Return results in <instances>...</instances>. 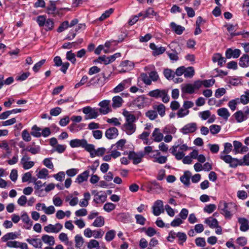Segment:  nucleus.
Wrapping results in <instances>:
<instances>
[{"label": "nucleus", "instance_id": "obj_11", "mask_svg": "<svg viewBox=\"0 0 249 249\" xmlns=\"http://www.w3.org/2000/svg\"><path fill=\"white\" fill-rule=\"evenodd\" d=\"M30 157L25 154L21 159L20 163L23 166V168L25 170L31 168L35 165V163L32 161H29Z\"/></svg>", "mask_w": 249, "mask_h": 249}, {"label": "nucleus", "instance_id": "obj_24", "mask_svg": "<svg viewBox=\"0 0 249 249\" xmlns=\"http://www.w3.org/2000/svg\"><path fill=\"white\" fill-rule=\"evenodd\" d=\"M239 66L242 68H246L249 66V55L244 54L240 58Z\"/></svg>", "mask_w": 249, "mask_h": 249}, {"label": "nucleus", "instance_id": "obj_48", "mask_svg": "<svg viewBox=\"0 0 249 249\" xmlns=\"http://www.w3.org/2000/svg\"><path fill=\"white\" fill-rule=\"evenodd\" d=\"M164 76L168 80L173 79L175 76V72L174 71L170 69H165L163 71Z\"/></svg>", "mask_w": 249, "mask_h": 249}, {"label": "nucleus", "instance_id": "obj_60", "mask_svg": "<svg viewBox=\"0 0 249 249\" xmlns=\"http://www.w3.org/2000/svg\"><path fill=\"white\" fill-rule=\"evenodd\" d=\"M216 208L215 204H210L206 206L204 208V211L209 213H212Z\"/></svg>", "mask_w": 249, "mask_h": 249}, {"label": "nucleus", "instance_id": "obj_12", "mask_svg": "<svg viewBox=\"0 0 249 249\" xmlns=\"http://www.w3.org/2000/svg\"><path fill=\"white\" fill-rule=\"evenodd\" d=\"M63 228V226L59 223H56L55 225L49 224L45 226L44 229L47 232H58Z\"/></svg>", "mask_w": 249, "mask_h": 249}, {"label": "nucleus", "instance_id": "obj_7", "mask_svg": "<svg viewBox=\"0 0 249 249\" xmlns=\"http://www.w3.org/2000/svg\"><path fill=\"white\" fill-rule=\"evenodd\" d=\"M103 76L101 77L99 75L91 78L90 80L88 82L87 87H89L91 85H98L100 86H103L105 83V75L103 74Z\"/></svg>", "mask_w": 249, "mask_h": 249}, {"label": "nucleus", "instance_id": "obj_34", "mask_svg": "<svg viewBox=\"0 0 249 249\" xmlns=\"http://www.w3.org/2000/svg\"><path fill=\"white\" fill-rule=\"evenodd\" d=\"M122 98L119 96H116L112 98V106L113 108H117L121 107L123 103Z\"/></svg>", "mask_w": 249, "mask_h": 249}, {"label": "nucleus", "instance_id": "obj_32", "mask_svg": "<svg viewBox=\"0 0 249 249\" xmlns=\"http://www.w3.org/2000/svg\"><path fill=\"white\" fill-rule=\"evenodd\" d=\"M86 125L84 124H77L76 123H72L69 127L70 131L72 132H76L81 130L83 127Z\"/></svg>", "mask_w": 249, "mask_h": 249}, {"label": "nucleus", "instance_id": "obj_28", "mask_svg": "<svg viewBox=\"0 0 249 249\" xmlns=\"http://www.w3.org/2000/svg\"><path fill=\"white\" fill-rule=\"evenodd\" d=\"M170 27L172 28V30H173L177 34L179 35L182 34L185 30L184 27L180 25H177L174 22L170 23Z\"/></svg>", "mask_w": 249, "mask_h": 249}, {"label": "nucleus", "instance_id": "obj_27", "mask_svg": "<svg viewBox=\"0 0 249 249\" xmlns=\"http://www.w3.org/2000/svg\"><path fill=\"white\" fill-rule=\"evenodd\" d=\"M217 114L223 118L224 120L227 121L230 116V113H229L227 108L225 107H222L218 109L217 110Z\"/></svg>", "mask_w": 249, "mask_h": 249}, {"label": "nucleus", "instance_id": "obj_25", "mask_svg": "<svg viewBox=\"0 0 249 249\" xmlns=\"http://www.w3.org/2000/svg\"><path fill=\"white\" fill-rule=\"evenodd\" d=\"M21 218L23 222L27 225L26 226H24V227L27 230H30L32 226L33 222L31 221V219L27 213H24L21 215Z\"/></svg>", "mask_w": 249, "mask_h": 249}, {"label": "nucleus", "instance_id": "obj_18", "mask_svg": "<svg viewBox=\"0 0 249 249\" xmlns=\"http://www.w3.org/2000/svg\"><path fill=\"white\" fill-rule=\"evenodd\" d=\"M86 143V140L83 139H73L70 142V145L72 148H75L84 146V144Z\"/></svg>", "mask_w": 249, "mask_h": 249}, {"label": "nucleus", "instance_id": "obj_17", "mask_svg": "<svg viewBox=\"0 0 249 249\" xmlns=\"http://www.w3.org/2000/svg\"><path fill=\"white\" fill-rule=\"evenodd\" d=\"M238 221L240 224V231H246L249 230V222L246 218L239 217L238 219Z\"/></svg>", "mask_w": 249, "mask_h": 249}, {"label": "nucleus", "instance_id": "obj_26", "mask_svg": "<svg viewBox=\"0 0 249 249\" xmlns=\"http://www.w3.org/2000/svg\"><path fill=\"white\" fill-rule=\"evenodd\" d=\"M26 151L30 152L33 155H36V154H38L40 151V146L38 145H37L35 147H31L28 146L25 148H24L22 149L21 151V153L23 154L24 151Z\"/></svg>", "mask_w": 249, "mask_h": 249}, {"label": "nucleus", "instance_id": "obj_55", "mask_svg": "<svg viewBox=\"0 0 249 249\" xmlns=\"http://www.w3.org/2000/svg\"><path fill=\"white\" fill-rule=\"evenodd\" d=\"M233 152L235 154H238L239 153V151L240 150V149L242 147V143L237 141H234L233 142Z\"/></svg>", "mask_w": 249, "mask_h": 249}, {"label": "nucleus", "instance_id": "obj_57", "mask_svg": "<svg viewBox=\"0 0 249 249\" xmlns=\"http://www.w3.org/2000/svg\"><path fill=\"white\" fill-rule=\"evenodd\" d=\"M145 115L151 120L155 119L158 117L157 112L155 110H152L147 111L145 113Z\"/></svg>", "mask_w": 249, "mask_h": 249}, {"label": "nucleus", "instance_id": "obj_37", "mask_svg": "<svg viewBox=\"0 0 249 249\" xmlns=\"http://www.w3.org/2000/svg\"><path fill=\"white\" fill-rule=\"evenodd\" d=\"M18 237L17 234L15 232H9L1 237V241L3 242H8L9 240H14Z\"/></svg>", "mask_w": 249, "mask_h": 249}, {"label": "nucleus", "instance_id": "obj_10", "mask_svg": "<svg viewBox=\"0 0 249 249\" xmlns=\"http://www.w3.org/2000/svg\"><path fill=\"white\" fill-rule=\"evenodd\" d=\"M152 208L153 214L155 216H159L161 213L164 212L162 201L160 200L156 201Z\"/></svg>", "mask_w": 249, "mask_h": 249}, {"label": "nucleus", "instance_id": "obj_8", "mask_svg": "<svg viewBox=\"0 0 249 249\" xmlns=\"http://www.w3.org/2000/svg\"><path fill=\"white\" fill-rule=\"evenodd\" d=\"M144 154L142 152L136 153L134 151H130L128 154V158L133 160L134 164H137L142 161V159Z\"/></svg>", "mask_w": 249, "mask_h": 249}, {"label": "nucleus", "instance_id": "obj_46", "mask_svg": "<svg viewBox=\"0 0 249 249\" xmlns=\"http://www.w3.org/2000/svg\"><path fill=\"white\" fill-rule=\"evenodd\" d=\"M232 148V144L229 142H226L224 144V150L221 152L220 156L227 155L231 151Z\"/></svg>", "mask_w": 249, "mask_h": 249}, {"label": "nucleus", "instance_id": "obj_9", "mask_svg": "<svg viewBox=\"0 0 249 249\" xmlns=\"http://www.w3.org/2000/svg\"><path fill=\"white\" fill-rule=\"evenodd\" d=\"M197 129V124L196 123H191L185 125L181 129L180 132L183 134L194 133Z\"/></svg>", "mask_w": 249, "mask_h": 249}, {"label": "nucleus", "instance_id": "obj_59", "mask_svg": "<svg viewBox=\"0 0 249 249\" xmlns=\"http://www.w3.org/2000/svg\"><path fill=\"white\" fill-rule=\"evenodd\" d=\"M114 9L112 8H110L109 9L107 10L105 13H104L99 18V20L100 21L104 20L106 19L113 13Z\"/></svg>", "mask_w": 249, "mask_h": 249}, {"label": "nucleus", "instance_id": "obj_33", "mask_svg": "<svg viewBox=\"0 0 249 249\" xmlns=\"http://www.w3.org/2000/svg\"><path fill=\"white\" fill-rule=\"evenodd\" d=\"M205 223L208 225L211 228L217 227L218 224L217 219L212 217L206 218L205 220Z\"/></svg>", "mask_w": 249, "mask_h": 249}, {"label": "nucleus", "instance_id": "obj_2", "mask_svg": "<svg viewBox=\"0 0 249 249\" xmlns=\"http://www.w3.org/2000/svg\"><path fill=\"white\" fill-rule=\"evenodd\" d=\"M136 120V118L129 117V118L125 121V123L122 125V130L128 135H132L136 130V125L135 124Z\"/></svg>", "mask_w": 249, "mask_h": 249}, {"label": "nucleus", "instance_id": "obj_38", "mask_svg": "<svg viewBox=\"0 0 249 249\" xmlns=\"http://www.w3.org/2000/svg\"><path fill=\"white\" fill-rule=\"evenodd\" d=\"M41 239L43 242L50 246H52L54 244V238L52 236L44 234L42 236Z\"/></svg>", "mask_w": 249, "mask_h": 249}, {"label": "nucleus", "instance_id": "obj_44", "mask_svg": "<svg viewBox=\"0 0 249 249\" xmlns=\"http://www.w3.org/2000/svg\"><path fill=\"white\" fill-rule=\"evenodd\" d=\"M116 231L114 230H111L108 231L105 235V239L107 242H110L115 237Z\"/></svg>", "mask_w": 249, "mask_h": 249}, {"label": "nucleus", "instance_id": "obj_3", "mask_svg": "<svg viewBox=\"0 0 249 249\" xmlns=\"http://www.w3.org/2000/svg\"><path fill=\"white\" fill-rule=\"evenodd\" d=\"M36 22L40 27L44 26L46 31H51L54 28V23L52 18L46 19L45 16H39L36 18Z\"/></svg>", "mask_w": 249, "mask_h": 249}, {"label": "nucleus", "instance_id": "obj_31", "mask_svg": "<svg viewBox=\"0 0 249 249\" xmlns=\"http://www.w3.org/2000/svg\"><path fill=\"white\" fill-rule=\"evenodd\" d=\"M56 1L50 0L49 5H48L46 8L47 13L48 14H54L55 11L56 10Z\"/></svg>", "mask_w": 249, "mask_h": 249}, {"label": "nucleus", "instance_id": "obj_64", "mask_svg": "<svg viewBox=\"0 0 249 249\" xmlns=\"http://www.w3.org/2000/svg\"><path fill=\"white\" fill-rule=\"evenodd\" d=\"M69 27V23L68 21L63 22L58 28L57 31L61 33Z\"/></svg>", "mask_w": 249, "mask_h": 249}, {"label": "nucleus", "instance_id": "obj_50", "mask_svg": "<svg viewBox=\"0 0 249 249\" xmlns=\"http://www.w3.org/2000/svg\"><path fill=\"white\" fill-rule=\"evenodd\" d=\"M178 239V244L182 245L183 243L186 241L187 236L184 232H178L177 233V236Z\"/></svg>", "mask_w": 249, "mask_h": 249}, {"label": "nucleus", "instance_id": "obj_58", "mask_svg": "<svg viewBox=\"0 0 249 249\" xmlns=\"http://www.w3.org/2000/svg\"><path fill=\"white\" fill-rule=\"evenodd\" d=\"M45 59H42L39 62L36 63L33 68V70L34 72H37L39 71L42 66L45 63Z\"/></svg>", "mask_w": 249, "mask_h": 249}, {"label": "nucleus", "instance_id": "obj_36", "mask_svg": "<svg viewBox=\"0 0 249 249\" xmlns=\"http://www.w3.org/2000/svg\"><path fill=\"white\" fill-rule=\"evenodd\" d=\"M27 242L29 244L32 245L36 248H41L42 246V243L39 239H27Z\"/></svg>", "mask_w": 249, "mask_h": 249}, {"label": "nucleus", "instance_id": "obj_5", "mask_svg": "<svg viewBox=\"0 0 249 249\" xmlns=\"http://www.w3.org/2000/svg\"><path fill=\"white\" fill-rule=\"evenodd\" d=\"M82 111L84 114L88 115L85 117L86 120L95 119L99 115L98 109L91 108L89 106L83 107Z\"/></svg>", "mask_w": 249, "mask_h": 249}, {"label": "nucleus", "instance_id": "obj_54", "mask_svg": "<svg viewBox=\"0 0 249 249\" xmlns=\"http://www.w3.org/2000/svg\"><path fill=\"white\" fill-rule=\"evenodd\" d=\"M94 145L92 144H89L86 140V143L84 144V146L83 148H85V150L89 152L90 153V156L91 157V153H93L94 152Z\"/></svg>", "mask_w": 249, "mask_h": 249}, {"label": "nucleus", "instance_id": "obj_23", "mask_svg": "<svg viewBox=\"0 0 249 249\" xmlns=\"http://www.w3.org/2000/svg\"><path fill=\"white\" fill-rule=\"evenodd\" d=\"M145 99L144 95L139 96L133 101V104L138 107L139 108L144 107L145 104Z\"/></svg>", "mask_w": 249, "mask_h": 249}, {"label": "nucleus", "instance_id": "obj_40", "mask_svg": "<svg viewBox=\"0 0 249 249\" xmlns=\"http://www.w3.org/2000/svg\"><path fill=\"white\" fill-rule=\"evenodd\" d=\"M105 224L104 218L102 216H97L92 223V226L95 227H101Z\"/></svg>", "mask_w": 249, "mask_h": 249}, {"label": "nucleus", "instance_id": "obj_63", "mask_svg": "<svg viewBox=\"0 0 249 249\" xmlns=\"http://www.w3.org/2000/svg\"><path fill=\"white\" fill-rule=\"evenodd\" d=\"M115 205L112 203H107L104 206V209L105 211L109 213L114 210L115 208Z\"/></svg>", "mask_w": 249, "mask_h": 249}, {"label": "nucleus", "instance_id": "obj_29", "mask_svg": "<svg viewBox=\"0 0 249 249\" xmlns=\"http://www.w3.org/2000/svg\"><path fill=\"white\" fill-rule=\"evenodd\" d=\"M107 196L100 193H96L94 196L93 201L96 203H103L106 200Z\"/></svg>", "mask_w": 249, "mask_h": 249}, {"label": "nucleus", "instance_id": "obj_21", "mask_svg": "<svg viewBox=\"0 0 249 249\" xmlns=\"http://www.w3.org/2000/svg\"><path fill=\"white\" fill-rule=\"evenodd\" d=\"M86 27V25L85 24H79L76 27L75 29L74 30H71L70 31V33L72 34V37H71V36H70L69 35H67V36L66 37L65 39L71 40L73 39L76 36V33L78 32L80 29H85Z\"/></svg>", "mask_w": 249, "mask_h": 249}, {"label": "nucleus", "instance_id": "obj_56", "mask_svg": "<svg viewBox=\"0 0 249 249\" xmlns=\"http://www.w3.org/2000/svg\"><path fill=\"white\" fill-rule=\"evenodd\" d=\"M48 170L46 168H43L40 170L37 174L36 176L38 178H45L48 175Z\"/></svg>", "mask_w": 249, "mask_h": 249}, {"label": "nucleus", "instance_id": "obj_39", "mask_svg": "<svg viewBox=\"0 0 249 249\" xmlns=\"http://www.w3.org/2000/svg\"><path fill=\"white\" fill-rule=\"evenodd\" d=\"M41 129L38 127L36 125H34L32 127V131L31 134L36 138H39L41 136Z\"/></svg>", "mask_w": 249, "mask_h": 249}, {"label": "nucleus", "instance_id": "obj_61", "mask_svg": "<svg viewBox=\"0 0 249 249\" xmlns=\"http://www.w3.org/2000/svg\"><path fill=\"white\" fill-rule=\"evenodd\" d=\"M120 66L123 67H127V69H131L134 68L133 62L129 60H124L121 63Z\"/></svg>", "mask_w": 249, "mask_h": 249}, {"label": "nucleus", "instance_id": "obj_19", "mask_svg": "<svg viewBox=\"0 0 249 249\" xmlns=\"http://www.w3.org/2000/svg\"><path fill=\"white\" fill-rule=\"evenodd\" d=\"M213 61L214 63L217 62L218 66L222 67L224 63L226 62V59L222 57L220 53H217L213 54L212 58Z\"/></svg>", "mask_w": 249, "mask_h": 249}, {"label": "nucleus", "instance_id": "obj_15", "mask_svg": "<svg viewBox=\"0 0 249 249\" xmlns=\"http://www.w3.org/2000/svg\"><path fill=\"white\" fill-rule=\"evenodd\" d=\"M118 135V130L115 127H111L107 129L105 132L106 137L109 140L116 138Z\"/></svg>", "mask_w": 249, "mask_h": 249}, {"label": "nucleus", "instance_id": "obj_47", "mask_svg": "<svg viewBox=\"0 0 249 249\" xmlns=\"http://www.w3.org/2000/svg\"><path fill=\"white\" fill-rule=\"evenodd\" d=\"M240 103L239 98L231 100L228 103V106L232 111H234L236 108V106Z\"/></svg>", "mask_w": 249, "mask_h": 249}, {"label": "nucleus", "instance_id": "obj_4", "mask_svg": "<svg viewBox=\"0 0 249 249\" xmlns=\"http://www.w3.org/2000/svg\"><path fill=\"white\" fill-rule=\"evenodd\" d=\"M220 158L226 163L229 164L230 167L231 168H236L238 165H246V162L243 159L242 160H238V159L232 158L229 155H222L220 156Z\"/></svg>", "mask_w": 249, "mask_h": 249}, {"label": "nucleus", "instance_id": "obj_1", "mask_svg": "<svg viewBox=\"0 0 249 249\" xmlns=\"http://www.w3.org/2000/svg\"><path fill=\"white\" fill-rule=\"evenodd\" d=\"M218 209L226 219H230L233 213L236 211L237 206L232 202L227 203L224 201H220L218 205Z\"/></svg>", "mask_w": 249, "mask_h": 249}, {"label": "nucleus", "instance_id": "obj_42", "mask_svg": "<svg viewBox=\"0 0 249 249\" xmlns=\"http://www.w3.org/2000/svg\"><path fill=\"white\" fill-rule=\"evenodd\" d=\"M240 103L243 105H246L249 103V90H247L245 92V94H243L239 98Z\"/></svg>", "mask_w": 249, "mask_h": 249}, {"label": "nucleus", "instance_id": "obj_62", "mask_svg": "<svg viewBox=\"0 0 249 249\" xmlns=\"http://www.w3.org/2000/svg\"><path fill=\"white\" fill-rule=\"evenodd\" d=\"M221 130L220 125L216 124H213L210 126V130L212 134H217Z\"/></svg>", "mask_w": 249, "mask_h": 249}, {"label": "nucleus", "instance_id": "obj_41", "mask_svg": "<svg viewBox=\"0 0 249 249\" xmlns=\"http://www.w3.org/2000/svg\"><path fill=\"white\" fill-rule=\"evenodd\" d=\"M234 117L238 123H241L246 119L243 112L241 110L238 111L234 114Z\"/></svg>", "mask_w": 249, "mask_h": 249}, {"label": "nucleus", "instance_id": "obj_53", "mask_svg": "<svg viewBox=\"0 0 249 249\" xmlns=\"http://www.w3.org/2000/svg\"><path fill=\"white\" fill-rule=\"evenodd\" d=\"M66 58L67 60L70 61L72 64H75L76 61L75 54L72 53V51L67 52L66 53Z\"/></svg>", "mask_w": 249, "mask_h": 249}, {"label": "nucleus", "instance_id": "obj_52", "mask_svg": "<svg viewBox=\"0 0 249 249\" xmlns=\"http://www.w3.org/2000/svg\"><path fill=\"white\" fill-rule=\"evenodd\" d=\"M154 109H157V111L161 117L164 116L165 112V107L163 104H160L156 107H154Z\"/></svg>", "mask_w": 249, "mask_h": 249}, {"label": "nucleus", "instance_id": "obj_45", "mask_svg": "<svg viewBox=\"0 0 249 249\" xmlns=\"http://www.w3.org/2000/svg\"><path fill=\"white\" fill-rule=\"evenodd\" d=\"M106 152V149L104 147L98 148L94 150L93 153H91V157L94 158L95 156H102Z\"/></svg>", "mask_w": 249, "mask_h": 249}, {"label": "nucleus", "instance_id": "obj_49", "mask_svg": "<svg viewBox=\"0 0 249 249\" xmlns=\"http://www.w3.org/2000/svg\"><path fill=\"white\" fill-rule=\"evenodd\" d=\"M75 247L77 248H81L84 243V239L80 235H76L75 236Z\"/></svg>", "mask_w": 249, "mask_h": 249}, {"label": "nucleus", "instance_id": "obj_13", "mask_svg": "<svg viewBox=\"0 0 249 249\" xmlns=\"http://www.w3.org/2000/svg\"><path fill=\"white\" fill-rule=\"evenodd\" d=\"M109 100H103L100 102L99 105L101 107V108H99V111L100 113L103 114H107L111 111V109L109 107V105L110 103Z\"/></svg>", "mask_w": 249, "mask_h": 249}, {"label": "nucleus", "instance_id": "obj_51", "mask_svg": "<svg viewBox=\"0 0 249 249\" xmlns=\"http://www.w3.org/2000/svg\"><path fill=\"white\" fill-rule=\"evenodd\" d=\"M194 74L195 71L193 67H189L187 69L185 68V77H192Z\"/></svg>", "mask_w": 249, "mask_h": 249}, {"label": "nucleus", "instance_id": "obj_6", "mask_svg": "<svg viewBox=\"0 0 249 249\" xmlns=\"http://www.w3.org/2000/svg\"><path fill=\"white\" fill-rule=\"evenodd\" d=\"M120 53H117L109 56H106L105 55L101 56L95 61V62L99 63H103L105 65L108 64L115 60V59L121 56Z\"/></svg>", "mask_w": 249, "mask_h": 249}, {"label": "nucleus", "instance_id": "obj_43", "mask_svg": "<svg viewBox=\"0 0 249 249\" xmlns=\"http://www.w3.org/2000/svg\"><path fill=\"white\" fill-rule=\"evenodd\" d=\"M182 91L183 92L192 94L194 92V87L191 84H187L182 88Z\"/></svg>", "mask_w": 249, "mask_h": 249}, {"label": "nucleus", "instance_id": "obj_20", "mask_svg": "<svg viewBox=\"0 0 249 249\" xmlns=\"http://www.w3.org/2000/svg\"><path fill=\"white\" fill-rule=\"evenodd\" d=\"M89 171L86 170L78 175L76 178L75 182L80 184L85 181H87L89 176Z\"/></svg>", "mask_w": 249, "mask_h": 249}, {"label": "nucleus", "instance_id": "obj_35", "mask_svg": "<svg viewBox=\"0 0 249 249\" xmlns=\"http://www.w3.org/2000/svg\"><path fill=\"white\" fill-rule=\"evenodd\" d=\"M163 93H164V89L160 90L159 89H156L149 91L148 95L150 97L158 98H160L161 94Z\"/></svg>", "mask_w": 249, "mask_h": 249}, {"label": "nucleus", "instance_id": "obj_16", "mask_svg": "<svg viewBox=\"0 0 249 249\" xmlns=\"http://www.w3.org/2000/svg\"><path fill=\"white\" fill-rule=\"evenodd\" d=\"M191 175L192 174L189 171H185L183 175L180 178L181 182L187 187H189L190 184V179Z\"/></svg>", "mask_w": 249, "mask_h": 249}, {"label": "nucleus", "instance_id": "obj_22", "mask_svg": "<svg viewBox=\"0 0 249 249\" xmlns=\"http://www.w3.org/2000/svg\"><path fill=\"white\" fill-rule=\"evenodd\" d=\"M147 188L149 189L148 192L154 190H161L162 189L161 186L156 180L149 181L147 184Z\"/></svg>", "mask_w": 249, "mask_h": 249}, {"label": "nucleus", "instance_id": "obj_30", "mask_svg": "<svg viewBox=\"0 0 249 249\" xmlns=\"http://www.w3.org/2000/svg\"><path fill=\"white\" fill-rule=\"evenodd\" d=\"M152 136L154 137V141L156 142H161L163 138V135L160 132L159 128H156L152 133Z\"/></svg>", "mask_w": 249, "mask_h": 249}, {"label": "nucleus", "instance_id": "obj_14", "mask_svg": "<svg viewBox=\"0 0 249 249\" xmlns=\"http://www.w3.org/2000/svg\"><path fill=\"white\" fill-rule=\"evenodd\" d=\"M131 84V79H127L123 81L113 89L114 93H118L123 91L125 88H128Z\"/></svg>", "mask_w": 249, "mask_h": 249}]
</instances>
